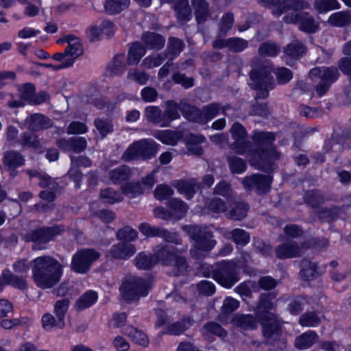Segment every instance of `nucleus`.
Returning a JSON list of instances; mask_svg holds the SVG:
<instances>
[{"mask_svg":"<svg viewBox=\"0 0 351 351\" xmlns=\"http://www.w3.org/2000/svg\"><path fill=\"white\" fill-rule=\"evenodd\" d=\"M32 278L40 289L53 287L62 276L63 265L51 256H41L32 261Z\"/></svg>","mask_w":351,"mask_h":351,"instance_id":"f257e3e1","label":"nucleus"},{"mask_svg":"<svg viewBox=\"0 0 351 351\" xmlns=\"http://www.w3.org/2000/svg\"><path fill=\"white\" fill-rule=\"evenodd\" d=\"M183 230L194 241L190 250V254L194 259L204 258L217 244L213 232L206 226L189 225L184 226Z\"/></svg>","mask_w":351,"mask_h":351,"instance_id":"f03ea898","label":"nucleus"},{"mask_svg":"<svg viewBox=\"0 0 351 351\" xmlns=\"http://www.w3.org/2000/svg\"><path fill=\"white\" fill-rule=\"evenodd\" d=\"M256 145V149L252 147L253 152L248 153L249 155L258 156V168L265 172L271 169V154L273 151L269 147L275 140V135L272 132H255L252 136Z\"/></svg>","mask_w":351,"mask_h":351,"instance_id":"7ed1b4c3","label":"nucleus"},{"mask_svg":"<svg viewBox=\"0 0 351 351\" xmlns=\"http://www.w3.org/2000/svg\"><path fill=\"white\" fill-rule=\"evenodd\" d=\"M250 77L252 81L250 86L257 91L255 101L267 98L269 90L274 88L275 84L271 68L268 65L259 66L250 71Z\"/></svg>","mask_w":351,"mask_h":351,"instance_id":"20e7f679","label":"nucleus"},{"mask_svg":"<svg viewBox=\"0 0 351 351\" xmlns=\"http://www.w3.org/2000/svg\"><path fill=\"white\" fill-rule=\"evenodd\" d=\"M158 146L152 139L143 138L136 141L128 147L121 158L125 162L150 160L156 156Z\"/></svg>","mask_w":351,"mask_h":351,"instance_id":"39448f33","label":"nucleus"},{"mask_svg":"<svg viewBox=\"0 0 351 351\" xmlns=\"http://www.w3.org/2000/svg\"><path fill=\"white\" fill-rule=\"evenodd\" d=\"M149 289L150 287L146 280L141 277L130 276L122 282L119 290L123 299L131 302L146 296Z\"/></svg>","mask_w":351,"mask_h":351,"instance_id":"423d86ee","label":"nucleus"},{"mask_svg":"<svg viewBox=\"0 0 351 351\" xmlns=\"http://www.w3.org/2000/svg\"><path fill=\"white\" fill-rule=\"evenodd\" d=\"M239 268L232 261H223L215 265L214 280L226 288L232 287L239 280Z\"/></svg>","mask_w":351,"mask_h":351,"instance_id":"0eeeda50","label":"nucleus"},{"mask_svg":"<svg viewBox=\"0 0 351 351\" xmlns=\"http://www.w3.org/2000/svg\"><path fill=\"white\" fill-rule=\"evenodd\" d=\"M339 75L337 68L335 66L315 67L309 72L310 77L312 79L317 77L320 80L315 87L319 97H322L327 93L331 84L339 78Z\"/></svg>","mask_w":351,"mask_h":351,"instance_id":"6e6552de","label":"nucleus"},{"mask_svg":"<svg viewBox=\"0 0 351 351\" xmlns=\"http://www.w3.org/2000/svg\"><path fill=\"white\" fill-rule=\"evenodd\" d=\"M99 256V252L94 249L84 248L80 250L72 257L71 268L75 273L86 274Z\"/></svg>","mask_w":351,"mask_h":351,"instance_id":"1a4fd4ad","label":"nucleus"},{"mask_svg":"<svg viewBox=\"0 0 351 351\" xmlns=\"http://www.w3.org/2000/svg\"><path fill=\"white\" fill-rule=\"evenodd\" d=\"M231 136L234 141L231 144V149L240 155L252 153V144L247 139V132L244 126L239 122H235L230 130Z\"/></svg>","mask_w":351,"mask_h":351,"instance_id":"9d476101","label":"nucleus"},{"mask_svg":"<svg viewBox=\"0 0 351 351\" xmlns=\"http://www.w3.org/2000/svg\"><path fill=\"white\" fill-rule=\"evenodd\" d=\"M282 22L287 24L300 23V29L309 34L316 32L319 28V23L306 12L287 14L282 17Z\"/></svg>","mask_w":351,"mask_h":351,"instance_id":"9b49d317","label":"nucleus"},{"mask_svg":"<svg viewBox=\"0 0 351 351\" xmlns=\"http://www.w3.org/2000/svg\"><path fill=\"white\" fill-rule=\"evenodd\" d=\"M63 231L64 228L60 226L40 227L27 232L25 239L27 242H34L40 245L46 244Z\"/></svg>","mask_w":351,"mask_h":351,"instance_id":"f8f14e48","label":"nucleus"},{"mask_svg":"<svg viewBox=\"0 0 351 351\" xmlns=\"http://www.w3.org/2000/svg\"><path fill=\"white\" fill-rule=\"evenodd\" d=\"M271 183V178L262 174L245 176L242 180V184L246 190L255 191L258 194L267 193L270 190Z\"/></svg>","mask_w":351,"mask_h":351,"instance_id":"ddd939ff","label":"nucleus"},{"mask_svg":"<svg viewBox=\"0 0 351 351\" xmlns=\"http://www.w3.org/2000/svg\"><path fill=\"white\" fill-rule=\"evenodd\" d=\"M263 326V335L269 343L278 339L282 332L281 325L275 315L265 316L263 319H257Z\"/></svg>","mask_w":351,"mask_h":351,"instance_id":"4468645a","label":"nucleus"},{"mask_svg":"<svg viewBox=\"0 0 351 351\" xmlns=\"http://www.w3.org/2000/svg\"><path fill=\"white\" fill-rule=\"evenodd\" d=\"M277 296V293H263L260 295L257 305L254 308L256 317L263 319L265 316L274 315L271 312L274 309L275 304L274 300Z\"/></svg>","mask_w":351,"mask_h":351,"instance_id":"2eb2a0df","label":"nucleus"},{"mask_svg":"<svg viewBox=\"0 0 351 351\" xmlns=\"http://www.w3.org/2000/svg\"><path fill=\"white\" fill-rule=\"evenodd\" d=\"M304 248V243L300 245L295 241H287L277 245L275 253L276 257L280 259L291 258L300 256Z\"/></svg>","mask_w":351,"mask_h":351,"instance_id":"dca6fc26","label":"nucleus"},{"mask_svg":"<svg viewBox=\"0 0 351 351\" xmlns=\"http://www.w3.org/2000/svg\"><path fill=\"white\" fill-rule=\"evenodd\" d=\"M136 252V247L133 244L121 241L114 244L108 251L106 256L112 259L127 260Z\"/></svg>","mask_w":351,"mask_h":351,"instance_id":"f3484780","label":"nucleus"},{"mask_svg":"<svg viewBox=\"0 0 351 351\" xmlns=\"http://www.w3.org/2000/svg\"><path fill=\"white\" fill-rule=\"evenodd\" d=\"M24 163L25 158L23 155L18 151L9 150L6 151L3 154V164L12 177L16 176V169L23 166Z\"/></svg>","mask_w":351,"mask_h":351,"instance_id":"a211bd4d","label":"nucleus"},{"mask_svg":"<svg viewBox=\"0 0 351 351\" xmlns=\"http://www.w3.org/2000/svg\"><path fill=\"white\" fill-rule=\"evenodd\" d=\"M25 123L28 130L32 132L48 129L53 125L49 118L39 113H34L27 117Z\"/></svg>","mask_w":351,"mask_h":351,"instance_id":"6ab92c4d","label":"nucleus"},{"mask_svg":"<svg viewBox=\"0 0 351 351\" xmlns=\"http://www.w3.org/2000/svg\"><path fill=\"white\" fill-rule=\"evenodd\" d=\"M259 4L271 8V14L276 18L291 10L288 0H257Z\"/></svg>","mask_w":351,"mask_h":351,"instance_id":"aec40b11","label":"nucleus"},{"mask_svg":"<svg viewBox=\"0 0 351 351\" xmlns=\"http://www.w3.org/2000/svg\"><path fill=\"white\" fill-rule=\"evenodd\" d=\"M181 112L185 119L189 121L204 124L202 110L195 106L185 101H181Z\"/></svg>","mask_w":351,"mask_h":351,"instance_id":"412c9836","label":"nucleus"},{"mask_svg":"<svg viewBox=\"0 0 351 351\" xmlns=\"http://www.w3.org/2000/svg\"><path fill=\"white\" fill-rule=\"evenodd\" d=\"M249 208L247 204L243 202H236L230 204L226 216L232 220L241 221L247 216Z\"/></svg>","mask_w":351,"mask_h":351,"instance_id":"4be33fe9","label":"nucleus"},{"mask_svg":"<svg viewBox=\"0 0 351 351\" xmlns=\"http://www.w3.org/2000/svg\"><path fill=\"white\" fill-rule=\"evenodd\" d=\"M165 110L163 112L165 117V127L170 126L171 123L180 117L179 111L181 112V101L178 104L173 100H167L165 103Z\"/></svg>","mask_w":351,"mask_h":351,"instance_id":"5701e85b","label":"nucleus"},{"mask_svg":"<svg viewBox=\"0 0 351 351\" xmlns=\"http://www.w3.org/2000/svg\"><path fill=\"white\" fill-rule=\"evenodd\" d=\"M141 40L145 45L151 49L159 50L165 44V38L154 32H146L141 36Z\"/></svg>","mask_w":351,"mask_h":351,"instance_id":"b1692460","label":"nucleus"},{"mask_svg":"<svg viewBox=\"0 0 351 351\" xmlns=\"http://www.w3.org/2000/svg\"><path fill=\"white\" fill-rule=\"evenodd\" d=\"M198 24L204 23L210 16L209 4L206 0H191Z\"/></svg>","mask_w":351,"mask_h":351,"instance_id":"393cba45","label":"nucleus"},{"mask_svg":"<svg viewBox=\"0 0 351 351\" xmlns=\"http://www.w3.org/2000/svg\"><path fill=\"white\" fill-rule=\"evenodd\" d=\"M167 206L172 213L173 219L180 220L183 218L188 209L186 203L178 198H171L167 202Z\"/></svg>","mask_w":351,"mask_h":351,"instance_id":"a878e982","label":"nucleus"},{"mask_svg":"<svg viewBox=\"0 0 351 351\" xmlns=\"http://www.w3.org/2000/svg\"><path fill=\"white\" fill-rule=\"evenodd\" d=\"M318 338L319 336L316 332L308 330L296 337L295 346L300 350L309 348L318 340Z\"/></svg>","mask_w":351,"mask_h":351,"instance_id":"bb28decb","label":"nucleus"},{"mask_svg":"<svg viewBox=\"0 0 351 351\" xmlns=\"http://www.w3.org/2000/svg\"><path fill=\"white\" fill-rule=\"evenodd\" d=\"M149 237H160L162 238L167 242L173 243L177 245L181 244L182 243V240L177 233L171 232L167 229H165L159 226H152Z\"/></svg>","mask_w":351,"mask_h":351,"instance_id":"cd10ccee","label":"nucleus"},{"mask_svg":"<svg viewBox=\"0 0 351 351\" xmlns=\"http://www.w3.org/2000/svg\"><path fill=\"white\" fill-rule=\"evenodd\" d=\"M328 199L325 198L324 195L319 190H310L305 192L304 201L313 208H318Z\"/></svg>","mask_w":351,"mask_h":351,"instance_id":"c85d7f7f","label":"nucleus"},{"mask_svg":"<svg viewBox=\"0 0 351 351\" xmlns=\"http://www.w3.org/2000/svg\"><path fill=\"white\" fill-rule=\"evenodd\" d=\"M328 22L335 27H347L351 23V10L335 12L329 16Z\"/></svg>","mask_w":351,"mask_h":351,"instance_id":"c756f323","label":"nucleus"},{"mask_svg":"<svg viewBox=\"0 0 351 351\" xmlns=\"http://www.w3.org/2000/svg\"><path fill=\"white\" fill-rule=\"evenodd\" d=\"M1 278L4 281V285H12L20 290H25L27 287V281L25 278L13 274L9 270H3Z\"/></svg>","mask_w":351,"mask_h":351,"instance_id":"7c9ffc66","label":"nucleus"},{"mask_svg":"<svg viewBox=\"0 0 351 351\" xmlns=\"http://www.w3.org/2000/svg\"><path fill=\"white\" fill-rule=\"evenodd\" d=\"M131 174V170L129 167L121 165L111 170L108 173V178L112 183L118 184L128 180Z\"/></svg>","mask_w":351,"mask_h":351,"instance_id":"2f4dec72","label":"nucleus"},{"mask_svg":"<svg viewBox=\"0 0 351 351\" xmlns=\"http://www.w3.org/2000/svg\"><path fill=\"white\" fill-rule=\"evenodd\" d=\"M175 186L180 194L184 195L187 199H191L196 193L197 182L195 179L179 180L176 181Z\"/></svg>","mask_w":351,"mask_h":351,"instance_id":"473e14b6","label":"nucleus"},{"mask_svg":"<svg viewBox=\"0 0 351 351\" xmlns=\"http://www.w3.org/2000/svg\"><path fill=\"white\" fill-rule=\"evenodd\" d=\"M145 49L141 43H133L128 53L127 64L128 65L137 64L145 54Z\"/></svg>","mask_w":351,"mask_h":351,"instance_id":"72a5a7b5","label":"nucleus"},{"mask_svg":"<svg viewBox=\"0 0 351 351\" xmlns=\"http://www.w3.org/2000/svg\"><path fill=\"white\" fill-rule=\"evenodd\" d=\"M154 252L157 263L160 262L166 266L172 265L173 258L176 254L170 250L169 246H156Z\"/></svg>","mask_w":351,"mask_h":351,"instance_id":"f704fd0d","label":"nucleus"},{"mask_svg":"<svg viewBox=\"0 0 351 351\" xmlns=\"http://www.w3.org/2000/svg\"><path fill=\"white\" fill-rule=\"evenodd\" d=\"M145 117L146 119L152 123L165 127V117L162 110L158 106H147L145 109Z\"/></svg>","mask_w":351,"mask_h":351,"instance_id":"c9c22d12","label":"nucleus"},{"mask_svg":"<svg viewBox=\"0 0 351 351\" xmlns=\"http://www.w3.org/2000/svg\"><path fill=\"white\" fill-rule=\"evenodd\" d=\"M300 276L304 280H311L317 274V265L309 260L302 259L300 262Z\"/></svg>","mask_w":351,"mask_h":351,"instance_id":"e433bc0d","label":"nucleus"},{"mask_svg":"<svg viewBox=\"0 0 351 351\" xmlns=\"http://www.w3.org/2000/svg\"><path fill=\"white\" fill-rule=\"evenodd\" d=\"M193 324V321L189 318H183L166 327L165 333L170 335H179L185 332Z\"/></svg>","mask_w":351,"mask_h":351,"instance_id":"4c0bfd02","label":"nucleus"},{"mask_svg":"<svg viewBox=\"0 0 351 351\" xmlns=\"http://www.w3.org/2000/svg\"><path fill=\"white\" fill-rule=\"evenodd\" d=\"M97 300V293L94 291H88L77 299L75 307L77 311H81L90 307Z\"/></svg>","mask_w":351,"mask_h":351,"instance_id":"58836bf2","label":"nucleus"},{"mask_svg":"<svg viewBox=\"0 0 351 351\" xmlns=\"http://www.w3.org/2000/svg\"><path fill=\"white\" fill-rule=\"evenodd\" d=\"M342 211L338 206L322 207L315 211V215L320 220L335 221L340 217Z\"/></svg>","mask_w":351,"mask_h":351,"instance_id":"ea45409f","label":"nucleus"},{"mask_svg":"<svg viewBox=\"0 0 351 351\" xmlns=\"http://www.w3.org/2000/svg\"><path fill=\"white\" fill-rule=\"evenodd\" d=\"M125 60L124 54H117L114 57L107 68L111 75H121L124 72L125 65L128 64Z\"/></svg>","mask_w":351,"mask_h":351,"instance_id":"a19ab883","label":"nucleus"},{"mask_svg":"<svg viewBox=\"0 0 351 351\" xmlns=\"http://www.w3.org/2000/svg\"><path fill=\"white\" fill-rule=\"evenodd\" d=\"M174 10L179 21H189L191 17V10L189 5V0H179L174 4Z\"/></svg>","mask_w":351,"mask_h":351,"instance_id":"79ce46f5","label":"nucleus"},{"mask_svg":"<svg viewBox=\"0 0 351 351\" xmlns=\"http://www.w3.org/2000/svg\"><path fill=\"white\" fill-rule=\"evenodd\" d=\"M124 334L128 335L135 343L146 347L149 344L147 336L141 330L133 326H127L124 328Z\"/></svg>","mask_w":351,"mask_h":351,"instance_id":"37998d69","label":"nucleus"},{"mask_svg":"<svg viewBox=\"0 0 351 351\" xmlns=\"http://www.w3.org/2000/svg\"><path fill=\"white\" fill-rule=\"evenodd\" d=\"M134 263L138 269L148 270L157 263V260L154 254L147 255L141 252L134 259Z\"/></svg>","mask_w":351,"mask_h":351,"instance_id":"c03bdc74","label":"nucleus"},{"mask_svg":"<svg viewBox=\"0 0 351 351\" xmlns=\"http://www.w3.org/2000/svg\"><path fill=\"white\" fill-rule=\"evenodd\" d=\"M18 142L23 147L37 149L40 147V141L38 136L31 132L22 133Z\"/></svg>","mask_w":351,"mask_h":351,"instance_id":"a18cd8bd","label":"nucleus"},{"mask_svg":"<svg viewBox=\"0 0 351 351\" xmlns=\"http://www.w3.org/2000/svg\"><path fill=\"white\" fill-rule=\"evenodd\" d=\"M257 317L254 315H237L234 318V324L245 330H253L256 328Z\"/></svg>","mask_w":351,"mask_h":351,"instance_id":"49530a36","label":"nucleus"},{"mask_svg":"<svg viewBox=\"0 0 351 351\" xmlns=\"http://www.w3.org/2000/svg\"><path fill=\"white\" fill-rule=\"evenodd\" d=\"M185 46L182 40L176 38L169 37L167 48L165 51L167 53V57L173 60L178 56Z\"/></svg>","mask_w":351,"mask_h":351,"instance_id":"de8ad7c7","label":"nucleus"},{"mask_svg":"<svg viewBox=\"0 0 351 351\" xmlns=\"http://www.w3.org/2000/svg\"><path fill=\"white\" fill-rule=\"evenodd\" d=\"M94 125L101 138L106 137L113 131L112 121L108 117L96 118L94 121Z\"/></svg>","mask_w":351,"mask_h":351,"instance_id":"09e8293b","label":"nucleus"},{"mask_svg":"<svg viewBox=\"0 0 351 351\" xmlns=\"http://www.w3.org/2000/svg\"><path fill=\"white\" fill-rule=\"evenodd\" d=\"M169 266L172 267L171 274L175 276L184 275L188 271V263L185 257L182 256L175 255L173 258L172 265Z\"/></svg>","mask_w":351,"mask_h":351,"instance_id":"8fccbe9b","label":"nucleus"},{"mask_svg":"<svg viewBox=\"0 0 351 351\" xmlns=\"http://www.w3.org/2000/svg\"><path fill=\"white\" fill-rule=\"evenodd\" d=\"M321 322L322 317L315 311L302 314L298 321L299 324L303 327H316Z\"/></svg>","mask_w":351,"mask_h":351,"instance_id":"3c124183","label":"nucleus"},{"mask_svg":"<svg viewBox=\"0 0 351 351\" xmlns=\"http://www.w3.org/2000/svg\"><path fill=\"white\" fill-rule=\"evenodd\" d=\"M204 335H213L220 338H225L228 332L219 323L215 322H208L206 323L202 328Z\"/></svg>","mask_w":351,"mask_h":351,"instance_id":"603ef678","label":"nucleus"},{"mask_svg":"<svg viewBox=\"0 0 351 351\" xmlns=\"http://www.w3.org/2000/svg\"><path fill=\"white\" fill-rule=\"evenodd\" d=\"M306 51L304 45L299 40L289 43L285 49V53L293 58H300Z\"/></svg>","mask_w":351,"mask_h":351,"instance_id":"864d4df0","label":"nucleus"},{"mask_svg":"<svg viewBox=\"0 0 351 351\" xmlns=\"http://www.w3.org/2000/svg\"><path fill=\"white\" fill-rule=\"evenodd\" d=\"M101 199L106 204H113L120 202L123 200V196L121 193L114 190L112 188H107L100 191Z\"/></svg>","mask_w":351,"mask_h":351,"instance_id":"5fc2aeb1","label":"nucleus"},{"mask_svg":"<svg viewBox=\"0 0 351 351\" xmlns=\"http://www.w3.org/2000/svg\"><path fill=\"white\" fill-rule=\"evenodd\" d=\"M280 51V47L274 42L267 41L262 43L258 52L259 55L267 57H275Z\"/></svg>","mask_w":351,"mask_h":351,"instance_id":"6e6d98bb","label":"nucleus"},{"mask_svg":"<svg viewBox=\"0 0 351 351\" xmlns=\"http://www.w3.org/2000/svg\"><path fill=\"white\" fill-rule=\"evenodd\" d=\"M130 3V0H106L105 9L110 14L121 12L125 9Z\"/></svg>","mask_w":351,"mask_h":351,"instance_id":"4d7b16f0","label":"nucleus"},{"mask_svg":"<svg viewBox=\"0 0 351 351\" xmlns=\"http://www.w3.org/2000/svg\"><path fill=\"white\" fill-rule=\"evenodd\" d=\"M62 42L68 43L66 49H70L71 52L73 53V57H80L83 53V49L82 43L79 38H75L73 35H68L62 39Z\"/></svg>","mask_w":351,"mask_h":351,"instance_id":"13d9d810","label":"nucleus"},{"mask_svg":"<svg viewBox=\"0 0 351 351\" xmlns=\"http://www.w3.org/2000/svg\"><path fill=\"white\" fill-rule=\"evenodd\" d=\"M313 6L319 13H325L340 8V4L337 0H315Z\"/></svg>","mask_w":351,"mask_h":351,"instance_id":"bf43d9fd","label":"nucleus"},{"mask_svg":"<svg viewBox=\"0 0 351 351\" xmlns=\"http://www.w3.org/2000/svg\"><path fill=\"white\" fill-rule=\"evenodd\" d=\"M41 321L43 327L48 331L55 328L62 329L65 326V321H62V322L60 323V319L58 318L56 319L55 317L50 313L43 315Z\"/></svg>","mask_w":351,"mask_h":351,"instance_id":"052dcab7","label":"nucleus"},{"mask_svg":"<svg viewBox=\"0 0 351 351\" xmlns=\"http://www.w3.org/2000/svg\"><path fill=\"white\" fill-rule=\"evenodd\" d=\"M230 169L232 173L240 174L247 169L245 161L237 156H228L227 159Z\"/></svg>","mask_w":351,"mask_h":351,"instance_id":"680f3d73","label":"nucleus"},{"mask_svg":"<svg viewBox=\"0 0 351 351\" xmlns=\"http://www.w3.org/2000/svg\"><path fill=\"white\" fill-rule=\"evenodd\" d=\"M155 136L162 143L170 145H176L180 139L178 134L172 130L160 131Z\"/></svg>","mask_w":351,"mask_h":351,"instance_id":"e2e57ef3","label":"nucleus"},{"mask_svg":"<svg viewBox=\"0 0 351 351\" xmlns=\"http://www.w3.org/2000/svg\"><path fill=\"white\" fill-rule=\"evenodd\" d=\"M205 141L206 138L203 136H192L189 143L187 144L188 152L197 156L202 155L203 149L199 144L204 142Z\"/></svg>","mask_w":351,"mask_h":351,"instance_id":"0e129e2a","label":"nucleus"},{"mask_svg":"<svg viewBox=\"0 0 351 351\" xmlns=\"http://www.w3.org/2000/svg\"><path fill=\"white\" fill-rule=\"evenodd\" d=\"M70 300L68 298H62L56 302L53 306V313L56 317L60 319V323L64 321L65 315L68 311Z\"/></svg>","mask_w":351,"mask_h":351,"instance_id":"69168bd1","label":"nucleus"},{"mask_svg":"<svg viewBox=\"0 0 351 351\" xmlns=\"http://www.w3.org/2000/svg\"><path fill=\"white\" fill-rule=\"evenodd\" d=\"M168 58L167 51H163L154 56L145 58L143 60V65L148 69L156 67L162 64V63Z\"/></svg>","mask_w":351,"mask_h":351,"instance_id":"338daca9","label":"nucleus"},{"mask_svg":"<svg viewBox=\"0 0 351 351\" xmlns=\"http://www.w3.org/2000/svg\"><path fill=\"white\" fill-rule=\"evenodd\" d=\"M231 239L237 245H245L250 239V234L245 230L235 228L230 232Z\"/></svg>","mask_w":351,"mask_h":351,"instance_id":"774afa93","label":"nucleus"}]
</instances>
